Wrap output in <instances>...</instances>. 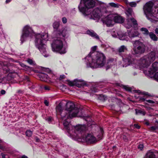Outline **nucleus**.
I'll return each instance as SVG.
<instances>
[{
    "instance_id": "1",
    "label": "nucleus",
    "mask_w": 158,
    "mask_h": 158,
    "mask_svg": "<svg viewBox=\"0 0 158 158\" xmlns=\"http://www.w3.org/2000/svg\"><path fill=\"white\" fill-rule=\"evenodd\" d=\"M69 32V28L67 27L64 28L62 31L58 30L57 31L56 37L51 44L53 51L60 54H64L66 52V48L64 45V43L65 39L68 37Z\"/></svg>"
},
{
    "instance_id": "2",
    "label": "nucleus",
    "mask_w": 158,
    "mask_h": 158,
    "mask_svg": "<svg viewBox=\"0 0 158 158\" xmlns=\"http://www.w3.org/2000/svg\"><path fill=\"white\" fill-rule=\"evenodd\" d=\"M95 2L93 0H81L78 6V9L85 16L88 15L91 19H99L101 16L100 10L98 8L94 9L90 13V15L88 11L89 9L94 7L95 5Z\"/></svg>"
},
{
    "instance_id": "3",
    "label": "nucleus",
    "mask_w": 158,
    "mask_h": 158,
    "mask_svg": "<svg viewBox=\"0 0 158 158\" xmlns=\"http://www.w3.org/2000/svg\"><path fill=\"white\" fill-rule=\"evenodd\" d=\"M87 67L92 69L100 68L105 65L106 57L104 54L99 52L90 53L85 57Z\"/></svg>"
},
{
    "instance_id": "4",
    "label": "nucleus",
    "mask_w": 158,
    "mask_h": 158,
    "mask_svg": "<svg viewBox=\"0 0 158 158\" xmlns=\"http://www.w3.org/2000/svg\"><path fill=\"white\" fill-rule=\"evenodd\" d=\"M56 110L59 112L62 119L67 118H73L78 116V113L79 112V109L76 107L74 104L71 102H68L66 104V108L63 111L60 104H59L56 107Z\"/></svg>"
},
{
    "instance_id": "5",
    "label": "nucleus",
    "mask_w": 158,
    "mask_h": 158,
    "mask_svg": "<svg viewBox=\"0 0 158 158\" xmlns=\"http://www.w3.org/2000/svg\"><path fill=\"white\" fill-rule=\"evenodd\" d=\"M67 118V117L65 118L64 119H62L64 120L63 124L65 128L67 130L68 132L70 134L71 137H75L76 134L80 133L81 132L83 131L86 129L85 125H77L76 126H73L70 123V118Z\"/></svg>"
},
{
    "instance_id": "6",
    "label": "nucleus",
    "mask_w": 158,
    "mask_h": 158,
    "mask_svg": "<svg viewBox=\"0 0 158 158\" xmlns=\"http://www.w3.org/2000/svg\"><path fill=\"white\" fill-rule=\"evenodd\" d=\"M48 34L46 33L38 34L35 35V45L45 57L49 56L48 54L46 53V46L45 44L48 40Z\"/></svg>"
},
{
    "instance_id": "7",
    "label": "nucleus",
    "mask_w": 158,
    "mask_h": 158,
    "mask_svg": "<svg viewBox=\"0 0 158 158\" xmlns=\"http://www.w3.org/2000/svg\"><path fill=\"white\" fill-rule=\"evenodd\" d=\"M153 1L155 10H152L153 4L151 2L146 3L143 7L144 14L148 19L153 17H155L154 15L158 14V0H154Z\"/></svg>"
},
{
    "instance_id": "8",
    "label": "nucleus",
    "mask_w": 158,
    "mask_h": 158,
    "mask_svg": "<svg viewBox=\"0 0 158 158\" xmlns=\"http://www.w3.org/2000/svg\"><path fill=\"white\" fill-rule=\"evenodd\" d=\"M155 59V53L151 52L147 55L144 56L139 60L138 63L140 68H147L151 63Z\"/></svg>"
},
{
    "instance_id": "9",
    "label": "nucleus",
    "mask_w": 158,
    "mask_h": 158,
    "mask_svg": "<svg viewBox=\"0 0 158 158\" xmlns=\"http://www.w3.org/2000/svg\"><path fill=\"white\" fill-rule=\"evenodd\" d=\"M85 127H86L85 126ZM86 128L83 132L79 134H76V136L77 138L78 141L82 142H86L88 143H93L96 141L95 137L91 134L85 135L82 136L81 134L84 133L85 131L86 130Z\"/></svg>"
},
{
    "instance_id": "10",
    "label": "nucleus",
    "mask_w": 158,
    "mask_h": 158,
    "mask_svg": "<svg viewBox=\"0 0 158 158\" xmlns=\"http://www.w3.org/2000/svg\"><path fill=\"white\" fill-rule=\"evenodd\" d=\"M34 35L35 33L33 30L30 26L28 25L25 26L23 29L20 38L21 43L22 44L29 37H32Z\"/></svg>"
},
{
    "instance_id": "11",
    "label": "nucleus",
    "mask_w": 158,
    "mask_h": 158,
    "mask_svg": "<svg viewBox=\"0 0 158 158\" xmlns=\"http://www.w3.org/2000/svg\"><path fill=\"white\" fill-rule=\"evenodd\" d=\"M133 54L140 55L143 53L145 51V46L142 42L138 40L133 41Z\"/></svg>"
},
{
    "instance_id": "12",
    "label": "nucleus",
    "mask_w": 158,
    "mask_h": 158,
    "mask_svg": "<svg viewBox=\"0 0 158 158\" xmlns=\"http://www.w3.org/2000/svg\"><path fill=\"white\" fill-rule=\"evenodd\" d=\"M147 68H140L143 70L144 73L145 74L149 76H151L154 75V73L158 69V63L156 62L154 63L152 65V68H150L148 70H147Z\"/></svg>"
},
{
    "instance_id": "13",
    "label": "nucleus",
    "mask_w": 158,
    "mask_h": 158,
    "mask_svg": "<svg viewBox=\"0 0 158 158\" xmlns=\"http://www.w3.org/2000/svg\"><path fill=\"white\" fill-rule=\"evenodd\" d=\"M118 36L120 40L128 41L129 40V38L134 37L137 36L138 35V33L135 31L132 34L129 33H122L118 34Z\"/></svg>"
},
{
    "instance_id": "14",
    "label": "nucleus",
    "mask_w": 158,
    "mask_h": 158,
    "mask_svg": "<svg viewBox=\"0 0 158 158\" xmlns=\"http://www.w3.org/2000/svg\"><path fill=\"white\" fill-rule=\"evenodd\" d=\"M114 17L113 14H110L106 17L103 20L104 23H105L107 26H112L114 22Z\"/></svg>"
},
{
    "instance_id": "15",
    "label": "nucleus",
    "mask_w": 158,
    "mask_h": 158,
    "mask_svg": "<svg viewBox=\"0 0 158 158\" xmlns=\"http://www.w3.org/2000/svg\"><path fill=\"white\" fill-rule=\"evenodd\" d=\"M122 58L123 61L127 63L126 65H123V67H126L132 63L133 61V58L132 57L131 54L123 56Z\"/></svg>"
},
{
    "instance_id": "16",
    "label": "nucleus",
    "mask_w": 158,
    "mask_h": 158,
    "mask_svg": "<svg viewBox=\"0 0 158 158\" xmlns=\"http://www.w3.org/2000/svg\"><path fill=\"white\" fill-rule=\"evenodd\" d=\"M127 20V23L125 26L127 28H129L131 27L132 24L134 25H137L136 20L133 18H128Z\"/></svg>"
},
{
    "instance_id": "17",
    "label": "nucleus",
    "mask_w": 158,
    "mask_h": 158,
    "mask_svg": "<svg viewBox=\"0 0 158 158\" xmlns=\"http://www.w3.org/2000/svg\"><path fill=\"white\" fill-rule=\"evenodd\" d=\"M113 17H114V22L115 23H123L124 19L121 16L116 14H113Z\"/></svg>"
},
{
    "instance_id": "18",
    "label": "nucleus",
    "mask_w": 158,
    "mask_h": 158,
    "mask_svg": "<svg viewBox=\"0 0 158 158\" xmlns=\"http://www.w3.org/2000/svg\"><path fill=\"white\" fill-rule=\"evenodd\" d=\"M75 85L77 87L81 88L85 85L84 81L82 80L75 79Z\"/></svg>"
},
{
    "instance_id": "19",
    "label": "nucleus",
    "mask_w": 158,
    "mask_h": 158,
    "mask_svg": "<svg viewBox=\"0 0 158 158\" xmlns=\"http://www.w3.org/2000/svg\"><path fill=\"white\" fill-rule=\"evenodd\" d=\"M87 33L92 37L97 40H99V36L93 31H87Z\"/></svg>"
},
{
    "instance_id": "20",
    "label": "nucleus",
    "mask_w": 158,
    "mask_h": 158,
    "mask_svg": "<svg viewBox=\"0 0 158 158\" xmlns=\"http://www.w3.org/2000/svg\"><path fill=\"white\" fill-rule=\"evenodd\" d=\"M145 158H155V156L154 152L150 150L146 154Z\"/></svg>"
},
{
    "instance_id": "21",
    "label": "nucleus",
    "mask_w": 158,
    "mask_h": 158,
    "mask_svg": "<svg viewBox=\"0 0 158 158\" xmlns=\"http://www.w3.org/2000/svg\"><path fill=\"white\" fill-rule=\"evenodd\" d=\"M38 76L40 80L43 81H46L48 76L44 73H41L38 74Z\"/></svg>"
},
{
    "instance_id": "22",
    "label": "nucleus",
    "mask_w": 158,
    "mask_h": 158,
    "mask_svg": "<svg viewBox=\"0 0 158 158\" xmlns=\"http://www.w3.org/2000/svg\"><path fill=\"white\" fill-rule=\"evenodd\" d=\"M114 59H110L108 60L106 64V70H108L110 67L111 65H113L114 64V63L113 62V60Z\"/></svg>"
},
{
    "instance_id": "23",
    "label": "nucleus",
    "mask_w": 158,
    "mask_h": 158,
    "mask_svg": "<svg viewBox=\"0 0 158 158\" xmlns=\"http://www.w3.org/2000/svg\"><path fill=\"white\" fill-rule=\"evenodd\" d=\"M127 48L126 46L124 45H122L119 47L118 49V52L119 55H121V53L125 52L127 50Z\"/></svg>"
},
{
    "instance_id": "24",
    "label": "nucleus",
    "mask_w": 158,
    "mask_h": 158,
    "mask_svg": "<svg viewBox=\"0 0 158 158\" xmlns=\"http://www.w3.org/2000/svg\"><path fill=\"white\" fill-rule=\"evenodd\" d=\"M149 35L151 39L152 40L154 41H157L158 38L152 32H150Z\"/></svg>"
},
{
    "instance_id": "25",
    "label": "nucleus",
    "mask_w": 158,
    "mask_h": 158,
    "mask_svg": "<svg viewBox=\"0 0 158 158\" xmlns=\"http://www.w3.org/2000/svg\"><path fill=\"white\" fill-rule=\"evenodd\" d=\"M126 13L128 17L132 16L134 15V13L132 9L131 8H128L127 9L126 11Z\"/></svg>"
},
{
    "instance_id": "26",
    "label": "nucleus",
    "mask_w": 158,
    "mask_h": 158,
    "mask_svg": "<svg viewBox=\"0 0 158 158\" xmlns=\"http://www.w3.org/2000/svg\"><path fill=\"white\" fill-rule=\"evenodd\" d=\"M140 31L142 32V33L145 35H148L149 33L148 30L146 28L144 27L141 28Z\"/></svg>"
},
{
    "instance_id": "27",
    "label": "nucleus",
    "mask_w": 158,
    "mask_h": 158,
    "mask_svg": "<svg viewBox=\"0 0 158 158\" xmlns=\"http://www.w3.org/2000/svg\"><path fill=\"white\" fill-rule=\"evenodd\" d=\"M103 134V129L101 128H100L99 134L97 135V137L99 140L101 139L102 138Z\"/></svg>"
},
{
    "instance_id": "28",
    "label": "nucleus",
    "mask_w": 158,
    "mask_h": 158,
    "mask_svg": "<svg viewBox=\"0 0 158 158\" xmlns=\"http://www.w3.org/2000/svg\"><path fill=\"white\" fill-rule=\"evenodd\" d=\"M136 98L137 99H138L139 101L141 102H144L146 100V97L145 96H144L143 97L139 96Z\"/></svg>"
},
{
    "instance_id": "29",
    "label": "nucleus",
    "mask_w": 158,
    "mask_h": 158,
    "mask_svg": "<svg viewBox=\"0 0 158 158\" xmlns=\"http://www.w3.org/2000/svg\"><path fill=\"white\" fill-rule=\"evenodd\" d=\"M53 27L54 28L57 29L59 27H60V23L58 22H55L53 24Z\"/></svg>"
},
{
    "instance_id": "30",
    "label": "nucleus",
    "mask_w": 158,
    "mask_h": 158,
    "mask_svg": "<svg viewBox=\"0 0 158 158\" xmlns=\"http://www.w3.org/2000/svg\"><path fill=\"white\" fill-rule=\"evenodd\" d=\"M109 5L115 8H118L120 5L117 4L114 2H110L109 3Z\"/></svg>"
},
{
    "instance_id": "31",
    "label": "nucleus",
    "mask_w": 158,
    "mask_h": 158,
    "mask_svg": "<svg viewBox=\"0 0 158 158\" xmlns=\"http://www.w3.org/2000/svg\"><path fill=\"white\" fill-rule=\"evenodd\" d=\"M136 114H141L144 115L145 114V112L143 110H136Z\"/></svg>"
},
{
    "instance_id": "32",
    "label": "nucleus",
    "mask_w": 158,
    "mask_h": 158,
    "mask_svg": "<svg viewBox=\"0 0 158 158\" xmlns=\"http://www.w3.org/2000/svg\"><path fill=\"white\" fill-rule=\"evenodd\" d=\"M139 1H138L137 2H131L129 3V5L132 7H135L136 6L137 3L139 2Z\"/></svg>"
},
{
    "instance_id": "33",
    "label": "nucleus",
    "mask_w": 158,
    "mask_h": 158,
    "mask_svg": "<svg viewBox=\"0 0 158 158\" xmlns=\"http://www.w3.org/2000/svg\"><path fill=\"white\" fill-rule=\"evenodd\" d=\"M68 82L69 85L70 86H73L75 85V80L73 81L68 80Z\"/></svg>"
},
{
    "instance_id": "34",
    "label": "nucleus",
    "mask_w": 158,
    "mask_h": 158,
    "mask_svg": "<svg viewBox=\"0 0 158 158\" xmlns=\"http://www.w3.org/2000/svg\"><path fill=\"white\" fill-rule=\"evenodd\" d=\"M32 134V132L30 130L27 131L26 132V135L28 137L31 136Z\"/></svg>"
},
{
    "instance_id": "35",
    "label": "nucleus",
    "mask_w": 158,
    "mask_h": 158,
    "mask_svg": "<svg viewBox=\"0 0 158 158\" xmlns=\"http://www.w3.org/2000/svg\"><path fill=\"white\" fill-rule=\"evenodd\" d=\"M27 61L30 64L32 65L35 64V62L31 59H28Z\"/></svg>"
},
{
    "instance_id": "36",
    "label": "nucleus",
    "mask_w": 158,
    "mask_h": 158,
    "mask_svg": "<svg viewBox=\"0 0 158 158\" xmlns=\"http://www.w3.org/2000/svg\"><path fill=\"white\" fill-rule=\"evenodd\" d=\"M40 87L41 89L44 88L46 90H49L50 89L49 87L47 86H44L43 85H42L40 86Z\"/></svg>"
},
{
    "instance_id": "37",
    "label": "nucleus",
    "mask_w": 158,
    "mask_h": 158,
    "mask_svg": "<svg viewBox=\"0 0 158 158\" xmlns=\"http://www.w3.org/2000/svg\"><path fill=\"white\" fill-rule=\"evenodd\" d=\"M135 92L139 94H142L144 95H147L148 93L146 92H144L141 93L140 90H135Z\"/></svg>"
},
{
    "instance_id": "38",
    "label": "nucleus",
    "mask_w": 158,
    "mask_h": 158,
    "mask_svg": "<svg viewBox=\"0 0 158 158\" xmlns=\"http://www.w3.org/2000/svg\"><path fill=\"white\" fill-rule=\"evenodd\" d=\"M158 129V126H152L150 128V130L151 131H154L156 129Z\"/></svg>"
},
{
    "instance_id": "39",
    "label": "nucleus",
    "mask_w": 158,
    "mask_h": 158,
    "mask_svg": "<svg viewBox=\"0 0 158 158\" xmlns=\"http://www.w3.org/2000/svg\"><path fill=\"white\" fill-rule=\"evenodd\" d=\"M154 76V77L155 80L158 81V72H157L155 73V75H153L152 76ZM151 77L152 76H151Z\"/></svg>"
},
{
    "instance_id": "40",
    "label": "nucleus",
    "mask_w": 158,
    "mask_h": 158,
    "mask_svg": "<svg viewBox=\"0 0 158 158\" xmlns=\"http://www.w3.org/2000/svg\"><path fill=\"white\" fill-rule=\"evenodd\" d=\"M20 64L21 66L23 68H24L26 69H28L29 68V66H26V65H25L24 64L22 63H20Z\"/></svg>"
},
{
    "instance_id": "41",
    "label": "nucleus",
    "mask_w": 158,
    "mask_h": 158,
    "mask_svg": "<svg viewBox=\"0 0 158 158\" xmlns=\"http://www.w3.org/2000/svg\"><path fill=\"white\" fill-rule=\"evenodd\" d=\"M84 119H85V120L88 121H90V117L89 115H85L84 116Z\"/></svg>"
},
{
    "instance_id": "42",
    "label": "nucleus",
    "mask_w": 158,
    "mask_h": 158,
    "mask_svg": "<svg viewBox=\"0 0 158 158\" xmlns=\"http://www.w3.org/2000/svg\"><path fill=\"white\" fill-rule=\"evenodd\" d=\"M23 91L21 90H19L17 91V93L19 95H22L23 94Z\"/></svg>"
},
{
    "instance_id": "43",
    "label": "nucleus",
    "mask_w": 158,
    "mask_h": 158,
    "mask_svg": "<svg viewBox=\"0 0 158 158\" xmlns=\"http://www.w3.org/2000/svg\"><path fill=\"white\" fill-rule=\"evenodd\" d=\"M62 22L65 24L67 22V19L65 17H63L62 19Z\"/></svg>"
},
{
    "instance_id": "44",
    "label": "nucleus",
    "mask_w": 158,
    "mask_h": 158,
    "mask_svg": "<svg viewBox=\"0 0 158 158\" xmlns=\"http://www.w3.org/2000/svg\"><path fill=\"white\" fill-rule=\"evenodd\" d=\"M143 144H140L139 145L138 148L139 149L142 150L143 148Z\"/></svg>"
},
{
    "instance_id": "45",
    "label": "nucleus",
    "mask_w": 158,
    "mask_h": 158,
    "mask_svg": "<svg viewBox=\"0 0 158 158\" xmlns=\"http://www.w3.org/2000/svg\"><path fill=\"white\" fill-rule=\"evenodd\" d=\"M124 88L125 89L127 90L130 91H131V88L128 87L127 86H124Z\"/></svg>"
},
{
    "instance_id": "46",
    "label": "nucleus",
    "mask_w": 158,
    "mask_h": 158,
    "mask_svg": "<svg viewBox=\"0 0 158 158\" xmlns=\"http://www.w3.org/2000/svg\"><path fill=\"white\" fill-rule=\"evenodd\" d=\"M146 101L147 102L150 103H151V104H153V103H155L154 101H153L152 100H146Z\"/></svg>"
},
{
    "instance_id": "47",
    "label": "nucleus",
    "mask_w": 158,
    "mask_h": 158,
    "mask_svg": "<svg viewBox=\"0 0 158 158\" xmlns=\"http://www.w3.org/2000/svg\"><path fill=\"white\" fill-rule=\"evenodd\" d=\"M6 92L4 89H2L0 91V94L1 95H3L6 94Z\"/></svg>"
},
{
    "instance_id": "48",
    "label": "nucleus",
    "mask_w": 158,
    "mask_h": 158,
    "mask_svg": "<svg viewBox=\"0 0 158 158\" xmlns=\"http://www.w3.org/2000/svg\"><path fill=\"white\" fill-rule=\"evenodd\" d=\"M97 48V46H94L92 48V50L93 51H95L96 50Z\"/></svg>"
},
{
    "instance_id": "49",
    "label": "nucleus",
    "mask_w": 158,
    "mask_h": 158,
    "mask_svg": "<svg viewBox=\"0 0 158 158\" xmlns=\"http://www.w3.org/2000/svg\"><path fill=\"white\" fill-rule=\"evenodd\" d=\"M52 118L51 117H48L46 119V120L48 121V122H50L52 120Z\"/></svg>"
},
{
    "instance_id": "50",
    "label": "nucleus",
    "mask_w": 158,
    "mask_h": 158,
    "mask_svg": "<svg viewBox=\"0 0 158 158\" xmlns=\"http://www.w3.org/2000/svg\"><path fill=\"white\" fill-rule=\"evenodd\" d=\"M0 149L2 150H5L6 149L5 148L0 144Z\"/></svg>"
},
{
    "instance_id": "51",
    "label": "nucleus",
    "mask_w": 158,
    "mask_h": 158,
    "mask_svg": "<svg viewBox=\"0 0 158 158\" xmlns=\"http://www.w3.org/2000/svg\"><path fill=\"white\" fill-rule=\"evenodd\" d=\"M44 103L47 106H48L49 105V102H48L47 100H45L44 101Z\"/></svg>"
},
{
    "instance_id": "52",
    "label": "nucleus",
    "mask_w": 158,
    "mask_h": 158,
    "mask_svg": "<svg viewBox=\"0 0 158 158\" xmlns=\"http://www.w3.org/2000/svg\"><path fill=\"white\" fill-rule=\"evenodd\" d=\"M65 78V76L64 75H61L60 76V79H61Z\"/></svg>"
},
{
    "instance_id": "53",
    "label": "nucleus",
    "mask_w": 158,
    "mask_h": 158,
    "mask_svg": "<svg viewBox=\"0 0 158 158\" xmlns=\"http://www.w3.org/2000/svg\"><path fill=\"white\" fill-rule=\"evenodd\" d=\"M134 126L135 128L138 129H139L140 127V126L138 124H134Z\"/></svg>"
},
{
    "instance_id": "54",
    "label": "nucleus",
    "mask_w": 158,
    "mask_h": 158,
    "mask_svg": "<svg viewBox=\"0 0 158 158\" xmlns=\"http://www.w3.org/2000/svg\"><path fill=\"white\" fill-rule=\"evenodd\" d=\"M123 139L125 141H127L128 140V138L126 136L123 135Z\"/></svg>"
},
{
    "instance_id": "55",
    "label": "nucleus",
    "mask_w": 158,
    "mask_h": 158,
    "mask_svg": "<svg viewBox=\"0 0 158 158\" xmlns=\"http://www.w3.org/2000/svg\"><path fill=\"white\" fill-rule=\"evenodd\" d=\"M155 33L156 34H158V28H156L155 29Z\"/></svg>"
},
{
    "instance_id": "56",
    "label": "nucleus",
    "mask_w": 158,
    "mask_h": 158,
    "mask_svg": "<svg viewBox=\"0 0 158 158\" xmlns=\"http://www.w3.org/2000/svg\"><path fill=\"white\" fill-rule=\"evenodd\" d=\"M1 155L2 156V158H6V155L4 154L3 153H1Z\"/></svg>"
},
{
    "instance_id": "57",
    "label": "nucleus",
    "mask_w": 158,
    "mask_h": 158,
    "mask_svg": "<svg viewBox=\"0 0 158 158\" xmlns=\"http://www.w3.org/2000/svg\"><path fill=\"white\" fill-rule=\"evenodd\" d=\"M145 124L147 126L149 125L150 123L148 122L147 121L145 122Z\"/></svg>"
},
{
    "instance_id": "58",
    "label": "nucleus",
    "mask_w": 158,
    "mask_h": 158,
    "mask_svg": "<svg viewBox=\"0 0 158 158\" xmlns=\"http://www.w3.org/2000/svg\"><path fill=\"white\" fill-rule=\"evenodd\" d=\"M21 158H28L25 155H23L21 157Z\"/></svg>"
},
{
    "instance_id": "59",
    "label": "nucleus",
    "mask_w": 158,
    "mask_h": 158,
    "mask_svg": "<svg viewBox=\"0 0 158 158\" xmlns=\"http://www.w3.org/2000/svg\"><path fill=\"white\" fill-rule=\"evenodd\" d=\"M29 1L30 2H35L36 1H37V0H29Z\"/></svg>"
},
{
    "instance_id": "60",
    "label": "nucleus",
    "mask_w": 158,
    "mask_h": 158,
    "mask_svg": "<svg viewBox=\"0 0 158 158\" xmlns=\"http://www.w3.org/2000/svg\"><path fill=\"white\" fill-rule=\"evenodd\" d=\"M11 1V0H6V3H8Z\"/></svg>"
},
{
    "instance_id": "61",
    "label": "nucleus",
    "mask_w": 158,
    "mask_h": 158,
    "mask_svg": "<svg viewBox=\"0 0 158 158\" xmlns=\"http://www.w3.org/2000/svg\"><path fill=\"white\" fill-rule=\"evenodd\" d=\"M36 140L37 142H39L40 139L38 138H36Z\"/></svg>"
},
{
    "instance_id": "62",
    "label": "nucleus",
    "mask_w": 158,
    "mask_h": 158,
    "mask_svg": "<svg viewBox=\"0 0 158 158\" xmlns=\"http://www.w3.org/2000/svg\"><path fill=\"white\" fill-rule=\"evenodd\" d=\"M126 3L127 4H128V3H129L128 1H127V0H126Z\"/></svg>"
},
{
    "instance_id": "63",
    "label": "nucleus",
    "mask_w": 158,
    "mask_h": 158,
    "mask_svg": "<svg viewBox=\"0 0 158 158\" xmlns=\"http://www.w3.org/2000/svg\"><path fill=\"white\" fill-rule=\"evenodd\" d=\"M35 86H34V85L32 86H31V88L32 89H34V88H35Z\"/></svg>"
},
{
    "instance_id": "64",
    "label": "nucleus",
    "mask_w": 158,
    "mask_h": 158,
    "mask_svg": "<svg viewBox=\"0 0 158 158\" xmlns=\"http://www.w3.org/2000/svg\"><path fill=\"white\" fill-rule=\"evenodd\" d=\"M136 75V73H134V74H133V75Z\"/></svg>"
}]
</instances>
